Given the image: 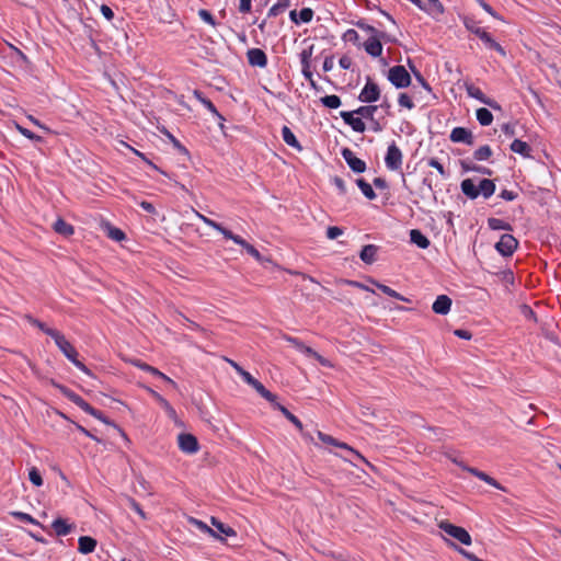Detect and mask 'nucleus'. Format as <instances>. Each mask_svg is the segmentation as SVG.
<instances>
[{
    "label": "nucleus",
    "instance_id": "obj_60",
    "mask_svg": "<svg viewBox=\"0 0 561 561\" xmlns=\"http://www.w3.org/2000/svg\"><path fill=\"white\" fill-rule=\"evenodd\" d=\"M304 77L309 81L311 88L317 89V82L313 79L310 68L301 69Z\"/></svg>",
    "mask_w": 561,
    "mask_h": 561
},
{
    "label": "nucleus",
    "instance_id": "obj_47",
    "mask_svg": "<svg viewBox=\"0 0 561 561\" xmlns=\"http://www.w3.org/2000/svg\"><path fill=\"white\" fill-rule=\"evenodd\" d=\"M398 103L400 106L405 107L408 110H412L414 107L412 99L407 93H401L399 95Z\"/></svg>",
    "mask_w": 561,
    "mask_h": 561
},
{
    "label": "nucleus",
    "instance_id": "obj_9",
    "mask_svg": "<svg viewBox=\"0 0 561 561\" xmlns=\"http://www.w3.org/2000/svg\"><path fill=\"white\" fill-rule=\"evenodd\" d=\"M178 445L180 450L184 454L193 455L199 450L198 440L192 434L181 433L178 436Z\"/></svg>",
    "mask_w": 561,
    "mask_h": 561
},
{
    "label": "nucleus",
    "instance_id": "obj_8",
    "mask_svg": "<svg viewBox=\"0 0 561 561\" xmlns=\"http://www.w3.org/2000/svg\"><path fill=\"white\" fill-rule=\"evenodd\" d=\"M380 99V88L369 77L367 78L366 84L360 90L358 100L363 103H374Z\"/></svg>",
    "mask_w": 561,
    "mask_h": 561
},
{
    "label": "nucleus",
    "instance_id": "obj_28",
    "mask_svg": "<svg viewBox=\"0 0 561 561\" xmlns=\"http://www.w3.org/2000/svg\"><path fill=\"white\" fill-rule=\"evenodd\" d=\"M274 407L279 410L282 412V414L290 422L295 425V427L302 432L304 430V425L301 423V421L296 416L294 415L287 408H285L284 405L279 404V403H275Z\"/></svg>",
    "mask_w": 561,
    "mask_h": 561
},
{
    "label": "nucleus",
    "instance_id": "obj_11",
    "mask_svg": "<svg viewBox=\"0 0 561 561\" xmlns=\"http://www.w3.org/2000/svg\"><path fill=\"white\" fill-rule=\"evenodd\" d=\"M342 157L354 172L363 173L366 170V162L357 158L350 148L342 150Z\"/></svg>",
    "mask_w": 561,
    "mask_h": 561
},
{
    "label": "nucleus",
    "instance_id": "obj_37",
    "mask_svg": "<svg viewBox=\"0 0 561 561\" xmlns=\"http://www.w3.org/2000/svg\"><path fill=\"white\" fill-rule=\"evenodd\" d=\"M312 54H313V46L302 49V51L299 55L301 69L310 68Z\"/></svg>",
    "mask_w": 561,
    "mask_h": 561
},
{
    "label": "nucleus",
    "instance_id": "obj_55",
    "mask_svg": "<svg viewBox=\"0 0 561 561\" xmlns=\"http://www.w3.org/2000/svg\"><path fill=\"white\" fill-rule=\"evenodd\" d=\"M510 229V226L504 222L501 219H494L493 218V234H495L496 231L500 233L503 232V230Z\"/></svg>",
    "mask_w": 561,
    "mask_h": 561
},
{
    "label": "nucleus",
    "instance_id": "obj_29",
    "mask_svg": "<svg viewBox=\"0 0 561 561\" xmlns=\"http://www.w3.org/2000/svg\"><path fill=\"white\" fill-rule=\"evenodd\" d=\"M371 283H373L374 285H376V287H377L379 290H381L383 294H386V295H388V296H390V297H392V298H396V299H398V300L405 301V302H409V301H410V299H409V298H407V297L402 296L401 294H399L398 291H396L394 289H392L391 287H389V286H387V285H383V284L378 283V282L373 280V279H371Z\"/></svg>",
    "mask_w": 561,
    "mask_h": 561
},
{
    "label": "nucleus",
    "instance_id": "obj_41",
    "mask_svg": "<svg viewBox=\"0 0 561 561\" xmlns=\"http://www.w3.org/2000/svg\"><path fill=\"white\" fill-rule=\"evenodd\" d=\"M477 119L483 126L491 124V111L485 107H481L477 111Z\"/></svg>",
    "mask_w": 561,
    "mask_h": 561
},
{
    "label": "nucleus",
    "instance_id": "obj_4",
    "mask_svg": "<svg viewBox=\"0 0 561 561\" xmlns=\"http://www.w3.org/2000/svg\"><path fill=\"white\" fill-rule=\"evenodd\" d=\"M493 240H495L494 248L496 252L503 257L512 256L518 247L517 239L507 232H501L499 236L493 234Z\"/></svg>",
    "mask_w": 561,
    "mask_h": 561
},
{
    "label": "nucleus",
    "instance_id": "obj_49",
    "mask_svg": "<svg viewBox=\"0 0 561 561\" xmlns=\"http://www.w3.org/2000/svg\"><path fill=\"white\" fill-rule=\"evenodd\" d=\"M198 16L206 23H208L209 25L211 26H215L216 22H215V19H214V15L208 11V10H205V9H201L198 11Z\"/></svg>",
    "mask_w": 561,
    "mask_h": 561
},
{
    "label": "nucleus",
    "instance_id": "obj_32",
    "mask_svg": "<svg viewBox=\"0 0 561 561\" xmlns=\"http://www.w3.org/2000/svg\"><path fill=\"white\" fill-rule=\"evenodd\" d=\"M54 230L65 237L73 234V227L61 218H58L55 221Z\"/></svg>",
    "mask_w": 561,
    "mask_h": 561
},
{
    "label": "nucleus",
    "instance_id": "obj_16",
    "mask_svg": "<svg viewBox=\"0 0 561 561\" xmlns=\"http://www.w3.org/2000/svg\"><path fill=\"white\" fill-rule=\"evenodd\" d=\"M147 392L158 402V404L164 410L167 415L170 419L176 417V411L175 409L170 404V402L164 399L160 393H158L156 390H153L150 387H145Z\"/></svg>",
    "mask_w": 561,
    "mask_h": 561
},
{
    "label": "nucleus",
    "instance_id": "obj_5",
    "mask_svg": "<svg viewBox=\"0 0 561 561\" xmlns=\"http://www.w3.org/2000/svg\"><path fill=\"white\" fill-rule=\"evenodd\" d=\"M439 528L449 537L459 541L462 545L469 546L471 545V536L470 534L460 526H456L448 520H443L439 523Z\"/></svg>",
    "mask_w": 561,
    "mask_h": 561
},
{
    "label": "nucleus",
    "instance_id": "obj_7",
    "mask_svg": "<svg viewBox=\"0 0 561 561\" xmlns=\"http://www.w3.org/2000/svg\"><path fill=\"white\" fill-rule=\"evenodd\" d=\"M403 154L400 148L392 142L388 146L385 163L390 171H398L402 167Z\"/></svg>",
    "mask_w": 561,
    "mask_h": 561
},
{
    "label": "nucleus",
    "instance_id": "obj_18",
    "mask_svg": "<svg viewBox=\"0 0 561 561\" xmlns=\"http://www.w3.org/2000/svg\"><path fill=\"white\" fill-rule=\"evenodd\" d=\"M451 299L447 295H439L432 305V309L435 313L445 316L450 311Z\"/></svg>",
    "mask_w": 561,
    "mask_h": 561
},
{
    "label": "nucleus",
    "instance_id": "obj_21",
    "mask_svg": "<svg viewBox=\"0 0 561 561\" xmlns=\"http://www.w3.org/2000/svg\"><path fill=\"white\" fill-rule=\"evenodd\" d=\"M378 247L375 244H366L363 247L359 257L366 264H373L376 261Z\"/></svg>",
    "mask_w": 561,
    "mask_h": 561
},
{
    "label": "nucleus",
    "instance_id": "obj_43",
    "mask_svg": "<svg viewBox=\"0 0 561 561\" xmlns=\"http://www.w3.org/2000/svg\"><path fill=\"white\" fill-rule=\"evenodd\" d=\"M461 165L466 171H477V172L490 174V171L488 169L479 167L478 164H476V162L473 160H470V159L463 160L461 162Z\"/></svg>",
    "mask_w": 561,
    "mask_h": 561
},
{
    "label": "nucleus",
    "instance_id": "obj_59",
    "mask_svg": "<svg viewBox=\"0 0 561 561\" xmlns=\"http://www.w3.org/2000/svg\"><path fill=\"white\" fill-rule=\"evenodd\" d=\"M169 138L171 139L173 146L179 150V152L183 154H188L187 149L171 134H168Z\"/></svg>",
    "mask_w": 561,
    "mask_h": 561
},
{
    "label": "nucleus",
    "instance_id": "obj_10",
    "mask_svg": "<svg viewBox=\"0 0 561 561\" xmlns=\"http://www.w3.org/2000/svg\"><path fill=\"white\" fill-rule=\"evenodd\" d=\"M318 437L319 439L323 443V444H327V445H332V446H335V447H340V448H343V449H346L348 450L356 459L369 465V462L356 450H354L352 447H350L346 443H342V442H339L337 439H335L333 436L331 435H328V434H324L322 432H318Z\"/></svg>",
    "mask_w": 561,
    "mask_h": 561
},
{
    "label": "nucleus",
    "instance_id": "obj_22",
    "mask_svg": "<svg viewBox=\"0 0 561 561\" xmlns=\"http://www.w3.org/2000/svg\"><path fill=\"white\" fill-rule=\"evenodd\" d=\"M466 27L472 33L479 35L485 43H491V36L486 31L479 26V24L470 18L465 19Z\"/></svg>",
    "mask_w": 561,
    "mask_h": 561
},
{
    "label": "nucleus",
    "instance_id": "obj_34",
    "mask_svg": "<svg viewBox=\"0 0 561 561\" xmlns=\"http://www.w3.org/2000/svg\"><path fill=\"white\" fill-rule=\"evenodd\" d=\"M356 184L366 198H368L370 201L376 198L377 195H376L375 191L373 190L371 185L368 182H366L364 179H362V178L357 179Z\"/></svg>",
    "mask_w": 561,
    "mask_h": 561
},
{
    "label": "nucleus",
    "instance_id": "obj_62",
    "mask_svg": "<svg viewBox=\"0 0 561 561\" xmlns=\"http://www.w3.org/2000/svg\"><path fill=\"white\" fill-rule=\"evenodd\" d=\"M343 38L345 41L355 42L358 38V33L355 30L350 28L344 33Z\"/></svg>",
    "mask_w": 561,
    "mask_h": 561
},
{
    "label": "nucleus",
    "instance_id": "obj_35",
    "mask_svg": "<svg viewBox=\"0 0 561 561\" xmlns=\"http://www.w3.org/2000/svg\"><path fill=\"white\" fill-rule=\"evenodd\" d=\"M25 319L28 321L30 324L38 328L41 331H43L45 334L49 335L51 339H53V332H59L56 329L48 328L44 322L33 318L32 316H25Z\"/></svg>",
    "mask_w": 561,
    "mask_h": 561
},
{
    "label": "nucleus",
    "instance_id": "obj_50",
    "mask_svg": "<svg viewBox=\"0 0 561 561\" xmlns=\"http://www.w3.org/2000/svg\"><path fill=\"white\" fill-rule=\"evenodd\" d=\"M18 130L20 131V134H22L24 137H26L27 139H31V140H35V141H41L42 140V137L34 134L33 131H31L30 129L27 128H24L20 125L16 126Z\"/></svg>",
    "mask_w": 561,
    "mask_h": 561
},
{
    "label": "nucleus",
    "instance_id": "obj_6",
    "mask_svg": "<svg viewBox=\"0 0 561 561\" xmlns=\"http://www.w3.org/2000/svg\"><path fill=\"white\" fill-rule=\"evenodd\" d=\"M388 80L398 89L408 88L411 84L410 73L400 65L389 69Z\"/></svg>",
    "mask_w": 561,
    "mask_h": 561
},
{
    "label": "nucleus",
    "instance_id": "obj_19",
    "mask_svg": "<svg viewBox=\"0 0 561 561\" xmlns=\"http://www.w3.org/2000/svg\"><path fill=\"white\" fill-rule=\"evenodd\" d=\"M51 528L57 536H67L76 528V525L69 523L68 519L59 517L51 523Z\"/></svg>",
    "mask_w": 561,
    "mask_h": 561
},
{
    "label": "nucleus",
    "instance_id": "obj_61",
    "mask_svg": "<svg viewBox=\"0 0 561 561\" xmlns=\"http://www.w3.org/2000/svg\"><path fill=\"white\" fill-rule=\"evenodd\" d=\"M101 13L108 21H111L114 18L113 10L108 5H106V4H102L101 5Z\"/></svg>",
    "mask_w": 561,
    "mask_h": 561
},
{
    "label": "nucleus",
    "instance_id": "obj_24",
    "mask_svg": "<svg viewBox=\"0 0 561 561\" xmlns=\"http://www.w3.org/2000/svg\"><path fill=\"white\" fill-rule=\"evenodd\" d=\"M410 241L421 249H427L431 243L428 238L419 229L410 230Z\"/></svg>",
    "mask_w": 561,
    "mask_h": 561
},
{
    "label": "nucleus",
    "instance_id": "obj_23",
    "mask_svg": "<svg viewBox=\"0 0 561 561\" xmlns=\"http://www.w3.org/2000/svg\"><path fill=\"white\" fill-rule=\"evenodd\" d=\"M365 50L373 57H379L382 54L380 39L374 35L365 43Z\"/></svg>",
    "mask_w": 561,
    "mask_h": 561
},
{
    "label": "nucleus",
    "instance_id": "obj_26",
    "mask_svg": "<svg viewBox=\"0 0 561 561\" xmlns=\"http://www.w3.org/2000/svg\"><path fill=\"white\" fill-rule=\"evenodd\" d=\"M290 20L298 23H309L313 18V11L310 8H304L299 11V19H297V12L295 10L289 13Z\"/></svg>",
    "mask_w": 561,
    "mask_h": 561
},
{
    "label": "nucleus",
    "instance_id": "obj_40",
    "mask_svg": "<svg viewBox=\"0 0 561 561\" xmlns=\"http://www.w3.org/2000/svg\"><path fill=\"white\" fill-rule=\"evenodd\" d=\"M376 111H377L376 105H363V106H359L357 110H355V113L357 115H360L364 118L374 119V114Z\"/></svg>",
    "mask_w": 561,
    "mask_h": 561
},
{
    "label": "nucleus",
    "instance_id": "obj_14",
    "mask_svg": "<svg viewBox=\"0 0 561 561\" xmlns=\"http://www.w3.org/2000/svg\"><path fill=\"white\" fill-rule=\"evenodd\" d=\"M226 239L232 240L236 244H239L240 247H242L247 251V253L250 254L252 257H254L256 261H259V262L262 261L261 253L252 244L247 242L240 236L234 234V233H232V231H230L227 233Z\"/></svg>",
    "mask_w": 561,
    "mask_h": 561
},
{
    "label": "nucleus",
    "instance_id": "obj_36",
    "mask_svg": "<svg viewBox=\"0 0 561 561\" xmlns=\"http://www.w3.org/2000/svg\"><path fill=\"white\" fill-rule=\"evenodd\" d=\"M190 523L194 526H196L199 530H202L203 533H206L208 535H210L211 537L214 538H217V539H222L216 530H214L213 528H210L209 526H207L204 522L199 520V519H196L194 517H191L190 518Z\"/></svg>",
    "mask_w": 561,
    "mask_h": 561
},
{
    "label": "nucleus",
    "instance_id": "obj_38",
    "mask_svg": "<svg viewBox=\"0 0 561 561\" xmlns=\"http://www.w3.org/2000/svg\"><path fill=\"white\" fill-rule=\"evenodd\" d=\"M321 103L328 108H337L342 104L340 96L335 94L321 98Z\"/></svg>",
    "mask_w": 561,
    "mask_h": 561
},
{
    "label": "nucleus",
    "instance_id": "obj_15",
    "mask_svg": "<svg viewBox=\"0 0 561 561\" xmlns=\"http://www.w3.org/2000/svg\"><path fill=\"white\" fill-rule=\"evenodd\" d=\"M355 114H356L355 111H351V112L342 111L340 113V116L342 117V119L344 121L345 124H347L352 127V129L354 131L364 133L366 129V125L362 118L355 117L354 116Z\"/></svg>",
    "mask_w": 561,
    "mask_h": 561
},
{
    "label": "nucleus",
    "instance_id": "obj_13",
    "mask_svg": "<svg viewBox=\"0 0 561 561\" xmlns=\"http://www.w3.org/2000/svg\"><path fill=\"white\" fill-rule=\"evenodd\" d=\"M449 139L455 144L473 145L472 133L465 127H455L449 135Z\"/></svg>",
    "mask_w": 561,
    "mask_h": 561
},
{
    "label": "nucleus",
    "instance_id": "obj_44",
    "mask_svg": "<svg viewBox=\"0 0 561 561\" xmlns=\"http://www.w3.org/2000/svg\"><path fill=\"white\" fill-rule=\"evenodd\" d=\"M517 196H518V190L516 187L515 188H503L499 193V197L504 201H507V202H512V201L516 199Z\"/></svg>",
    "mask_w": 561,
    "mask_h": 561
},
{
    "label": "nucleus",
    "instance_id": "obj_17",
    "mask_svg": "<svg viewBox=\"0 0 561 561\" xmlns=\"http://www.w3.org/2000/svg\"><path fill=\"white\" fill-rule=\"evenodd\" d=\"M194 96L196 100H198L215 117L218 118L219 121V126L222 128L224 127V122H225V117L217 111L216 106L214 105V103L205 98L203 95V93L198 90H195L194 91Z\"/></svg>",
    "mask_w": 561,
    "mask_h": 561
},
{
    "label": "nucleus",
    "instance_id": "obj_39",
    "mask_svg": "<svg viewBox=\"0 0 561 561\" xmlns=\"http://www.w3.org/2000/svg\"><path fill=\"white\" fill-rule=\"evenodd\" d=\"M133 365L136 366L137 368H139L142 371L151 374L154 377H159V375H161V371L158 368H156V367H153V366H151V365H149L147 363H144V362L139 360V359L134 360Z\"/></svg>",
    "mask_w": 561,
    "mask_h": 561
},
{
    "label": "nucleus",
    "instance_id": "obj_63",
    "mask_svg": "<svg viewBox=\"0 0 561 561\" xmlns=\"http://www.w3.org/2000/svg\"><path fill=\"white\" fill-rule=\"evenodd\" d=\"M339 65L343 69H350L352 66V58L350 56H342L339 60Z\"/></svg>",
    "mask_w": 561,
    "mask_h": 561
},
{
    "label": "nucleus",
    "instance_id": "obj_52",
    "mask_svg": "<svg viewBox=\"0 0 561 561\" xmlns=\"http://www.w3.org/2000/svg\"><path fill=\"white\" fill-rule=\"evenodd\" d=\"M428 167L436 169L442 176H446V171L443 164L435 158H431L427 161Z\"/></svg>",
    "mask_w": 561,
    "mask_h": 561
},
{
    "label": "nucleus",
    "instance_id": "obj_46",
    "mask_svg": "<svg viewBox=\"0 0 561 561\" xmlns=\"http://www.w3.org/2000/svg\"><path fill=\"white\" fill-rule=\"evenodd\" d=\"M467 91H468V94L474 99H478L480 101H482L483 103L485 104H491L490 101H488L486 99H484V94L483 92L478 88V87H474V85H469L467 88Z\"/></svg>",
    "mask_w": 561,
    "mask_h": 561
},
{
    "label": "nucleus",
    "instance_id": "obj_25",
    "mask_svg": "<svg viewBox=\"0 0 561 561\" xmlns=\"http://www.w3.org/2000/svg\"><path fill=\"white\" fill-rule=\"evenodd\" d=\"M195 213V216L202 220L205 225H207L208 227L217 230L218 232H220L225 238H227V233L230 232V230H228L227 228H225L224 226H221L220 224H218L217 221L206 217L205 215L201 214L199 211L197 210H194Z\"/></svg>",
    "mask_w": 561,
    "mask_h": 561
},
{
    "label": "nucleus",
    "instance_id": "obj_27",
    "mask_svg": "<svg viewBox=\"0 0 561 561\" xmlns=\"http://www.w3.org/2000/svg\"><path fill=\"white\" fill-rule=\"evenodd\" d=\"M282 137H283V140L286 145L301 151L302 150V147L301 145L299 144V141L297 140L296 136L294 135V133L291 131V129L288 127V126H283L282 128Z\"/></svg>",
    "mask_w": 561,
    "mask_h": 561
},
{
    "label": "nucleus",
    "instance_id": "obj_64",
    "mask_svg": "<svg viewBox=\"0 0 561 561\" xmlns=\"http://www.w3.org/2000/svg\"><path fill=\"white\" fill-rule=\"evenodd\" d=\"M501 129L507 137H512L515 134L514 125H512L511 123H504L501 126Z\"/></svg>",
    "mask_w": 561,
    "mask_h": 561
},
{
    "label": "nucleus",
    "instance_id": "obj_30",
    "mask_svg": "<svg viewBox=\"0 0 561 561\" xmlns=\"http://www.w3.org/2000/svg\"><path fill=\"white\" fill-rule=\"evenodd\" d=\"M511 150L515 153L522 154L523 157L529 158L530 157V147L527 142L522 141L519 139H515L511 144Z\"/></svg>",
    "mask_w": 561,
    "mask_h": 561
},
{
    "label": "nucleus",
    "instance_id": "obj_54",
    "mask_svg": "<svg viewBox=\"0 0 561 561\" xmlns=\"http://www.w3.org/2000/svg\"><path fill=\"white\" fill-rule=\"evenodd\" d=\"M129 507L136 512L142 519H147V515L141 508L140 504L136 502L135 500H129Z\"/></svg>",
    "mask_w": 561,
    "mask_h": 561
},
{
    "label": "nucleus",
    "instance_id": "obj_53",
    "mask_svg": "<svg viewBox=\"0 0 561 561\" xmlns=\"http://www.w3.org/2000/svg\"><path fill=\"white\" fill-rule=\"evenodd\" d=\"M13 516H15L19 520L28 523V524H38L30 514L23 512H14Z\"/></svg>",
    "mask_w": 561,
    "mask_h": 561
},
{
    "label": "nucleus",
    "instance_id": "obj_1",
    "mask_svg": "<svg viewBox=\"0 0 561 561\" xmlns=\"http://www.w3.org/2000/svg\"><path fill=\"white\" fill-rule=\"evenodd\" d=\"M53 340L60 352L82 373L92 376L91 370L78 359V352L75 346L65 337L61 332H53Z\"/></svg>",
    "mask_w": 561,
    "mask_h": 561
},
{
    "label": "nucleus",
    "instance_id": "obj_3",
    "mask_svg": "<svg viewBox=\"0 0 561 561\" xmlns=\"http://www.w3.org/2000/svg\"><path fill=\"white\" fill-rule=\"evenodd\" d=\"M461 191L470 199L477 198L480 194L488 198L491 196V179L480 180L479 184L472 179H466L461 182Z\"/></svg>",
    "mask_w": 561,
    "mask_h": 561
},
{
    "label": "nucleus",
    "instance_id": "obj_2",
    "mask_svg": "<svg viewBox=\"0 0 561 561\" xmlns=\"http://www.w3.org/2000/svg\"><path fill=\"white\" fill-rule=\"evenodd\" d=\"M57 388L60 390V392L73 404H76L78 408H80L85 413L94 416L95 419L102 421L105 424H112L107 417L103 415V413L100 410H96L93 408L90 403H88L83 398H81L79 394L70 390L69 388L65 386L58 385Z\"/></svg>",
    "mask_w": 561,
    "mask_h": 561
},
{
    "label": "nucleus",
    "instance_id": "obj_45",
    "mask_svg": "<svg viewBox=\"0 0 561 561\" xmlns=\"http://www.w3.org/2000/svg\"><path fill=\"white\" fill-rule=\"evenodd\" d=\"M28 479L35 486L43 485V478L36 467H32L28 471Z\"/></svg>",
    "mask_w": 561,
    "mask_h": 561
},
{
    "label": "nucleus",
    "instance_id": "obj_51",
    "mask_svg": "<svg viewBox=\"0 0 561 561\" xmlns=\"http://www.w3.org/2000/svg\"><path fill=\"white\" fill-rule=\"evenodd\" d=\"M343 234V229L336 226H331L327 229V237L330 240H334Z\"/></svg>",
    "mask_w": 561,
    "mask_h": 561
},
{
    "label": "nucleus",
    "instance_id": "obj_33",
    "mask_svg": "<svg viewBox=\"0 0 561 561\" xmlns=\"http://www.w3.org/2000/svg\"><path fill=\"white\" fill-rule=\"evenodd\" d=\"M211 525L216 528L217 531L220 534H224L227 537H234L237 536V533L233 528L230 526L225 525L220 520H218L216 517L210 518Z\"/></svg>",
    "mask_w": 561,
    "mask_h": 561
},
{
    "label": "nucleus",
    "instance_id": "obj_57",
    "mask_svg": "<svg viewBox=\"0 0 561 561\" xmlns=\"http://www.w3.org/2000/svg\"><path fill=\"white\" fill-rule=\"evenodd\" d=\"M283 339L288 342L289 344H291L296 350L300 351V348L302 347L304 345V342H301L299 339L297 337H294V336H290V335H284Z\"/></svg>",
    "mask_w": 561,
    "mask_h": 561
},
{
    "label": "nucleus",
    "instance_id": "obj_12",
    "mask_svg": "<svg viewBox=\"0 0 561 561\" xmlns=\"http://www.w3.org/2000/svg\"><path fill=\"white\" fill-rule=\"evenodd\" d=\"M247 58L252 67L265 68L267 66V56L260 48H250L247 51Z\"/></svg>",
    "mask_w": 561,
    "mask_h": 561
},
{
    "label": "nucleus",
    "instance_id": "obj_58",
    "mask_svg": "<svg viewBox=\"0 0 561 561\" xmlns=\"http://www.w3.org/2000/svg\"><path fill=\"white\" fill-rule=\"evenodd\" d=\"M238 375L241 376L243 381L248 383L249 386H252L257 379H255L249 371L242 369Z\"/></svg>",
    "mask_w": 561,
    "mask_h": 561
},
{
    "label": "nucleus",
    "instance_id": "obj_56",
    "mask_svg": "<svg viewBox=\"0 0 561 561\" xmlns=\"http://www.w3.org/2000/svg\"><path fill=\"white\" fill-rule=\"evenodd\" d=\"M333 184L336 186V188L339 190L340 194L345 195L347 193L346 184H345L343 179H341L339 176H335L333 179Z\"/></svg>",
    "mask_w": 561,
    "mask_h": 561
},
{
    "label": "nucleus",
    "instance_id": "obj_20",
    "mask_svg": "<svg viewBox=\"0 0 561 561\" xmlns=\"http://www.w3.org/2000/svg\"><path fill=\"white\" fill-rule=\"evenodd\" d=\"M96 540L90 536H81L78 540V551L82 554L92 553L96 548Z\"/></svg>",
    "mask_w": 561,
    "mask_h": 561
},
{
    "label": "nucleus",
    "instance_id": "obj_48",
    "mask_svg": "<svg viewBox=\"0 0 561 561\" xmlns=\"http://www.w3.org/2000/svg\"><path fill=\"white\" fill-rule=\"evenodd\" d=\"M108 238H111L114 241H122L126 238L125 233L115 227H111L107 232Z\"/></svg>",
    "mask_w": 561,
    "mask_h": 561
},
{
    "label": "nucleus",
    "instance_id": "obj_42",
    "mask_svg": "<svg viewBox=\"0 0 561 561\" xmlns=\"http://www.w3.org/2000/svg\"><path fill=\"white\" fill-rule=\"evenodd\" d=\"M491 157V148L485 145L477 149L473 153V160L482 161L488 160Z\"/></svg>",
    "mask_w": 561,
    "mask_h": 561
},
{
    "label": "nucleus",
    "instance_id": "obj_31",
    "mask_svg": "<svg viewBox=\"0 0 561 561\" xmlns=\"http://www.w3.org/2000/svg\"><path fill=\"white\" fill-rule=\"evenodd\" d=\"M252 388H254L256 390V392L263 397L265 400H267L268 402L275 404L276 403V399L277 397L272 393L270 390H267L262 382H260L259 380H256L252 386Z\"/></svg>",
    "mask_w": 561,
    "mask_h": 561
}]
</instances>
